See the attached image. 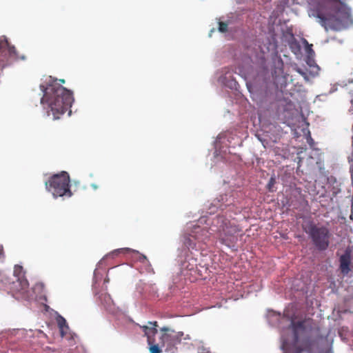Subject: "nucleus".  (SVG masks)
I'll use <instances>...</instances> for the list:
<instances>
[{
    "label": "nucleus",
    "instance_id": "obj_18",
    "mask_svg": "<svg viewBox=\"0 0 353 353\" xmlns=\"http://www.w3.org/2000/svg\"><path fill=\"white\" fill-rule=\"evenodd\" d=\"M275 183V179L273 177H271L270 181H269V183L268 184V190L270 191H272V187L274 185V184Z\"/></svg>",
    "mask_w": 353,
    "mask_h": 353
},
{
    "label": "nucleus",
    "instance_id": "obj_23",
    "mask_svg": "<svg viewBox=\"0 0 353 353\" xmlns=\"http://www.w3.org/2000/svg\"><path fill=\"white\" fill-rule=\"evenodd\" d=\"M298 72H299L300 74H303V72H302L301 71V70H300V69H299V70H298Z\"/></svg>",
    "mask_w": 353,
    "mask_h": 353
},
{
    "label": "nucleus",
    "instance_id": "obj_7",
    "mask_svg": "<svg viewBox=\"0 0 353 353\" xmlns=\"http://www.w3.org/2000/svg\"><path fill=\"white\" fill-rule=\"evenodd\" d=\"M8 57L14 59H19L14 46H11L7 39H0V68H3L8 61Z\"/></svg>",
    "mask_w": 353,
    "mask_h": 353
},
{
    "label": "nucleus",
    "instance_id": "obj_8",
    "mask_svg": "<svg viewBox=\"0 0 353 353\" xmlns=\"http://www.w3.org/2000/svg\"><path fill=\"white\" fill-rule=\"evenodd\" d=\"M99 299L101 304L110 313H115L117 311V307L109 294L106 292L101 293L99 296Z\"/></svg>",
    "mask_w": 353,
    "mask_h": 353
},
{
    "label": "nucleus",
    "instance_id": "obj_5",
    "mask_svg": "<svg viewBox=\"0 0 353 353\" xmlns=\"http://www.w3.org/2000/svg\"><path fill=\"white\" fill-rule=\"evenodd\" d=\"M239 232L236 225L229 221H223V225L219 232V239L222 244L230 246L236 241V234Z\"/></svg>",
    "mask_w": 353,
    "mask_h": 353
},
{
    "label": "nucleus",
    "instance_id": "obj_14",
    "mask_svg": "<svg viewBox=\"0 0 353 353\" xmlns=\"http://www.w3.org/2000/svg\"><path fill=\"white\" fill-rule=\"evenodd\" d=\"M57 323H58V326L60 329L61 336H63L65 334V333H64L65 330L68 329V326L67 325L66 321L63 316H59L57 318Z\"/></svg>",
    "mask_w": 353,
    "mask_h": 353
},
{
    "label": "nucleus",
    "instance_id": "obj_3",
    "mask_svg": "<svg viewBox=\"0 0 353 353\" xmlns=\"http://www.w3.org/2000/svg\"><path fill=\"white\" fill-rule=\"evenodd\" d=\"M311 238L315 247L319 250H325L330 245L331 234L327 228L317 226L310 223L307 228L305 229Z\"/></svg>",
    "mask_w": 353,
    "mask_h": 353
},
{
    "label": "nucleus",
    "instance_id": "obj_15",
    "mask_svg": "<svg viewBox=\"0 0 353 353\" xmlns=\"http://www.w3.org/2000/svg\"><path fill=\"white\" fill-rule=\"evenodd\" d=\"M184 245L188 248H194L195 247V243L189 236H185L184 239Z\"/></svg>",
    "mask_w": 353,
    "mask_h": 353
},
{
    "label": "nucleus",
    "instance_id": "obj_1",
    "mask_svg": "<svg viewBox=\"0 0 353 353\" xmlns=\"http://www.w3.org/2000/svg\"><path fill=\"white\" fill-rule=\"evenodd\" d=\"M43 92L41 103L48 104L54 119H58L71 106L74 101L72 92L62 86L58 79L48 77L44 83L40 85Z\"/></svg>",
    "mask_w": 353,
    "mask_h": 353
},
{
    "label": "nucleus",
    "instance_id": "obj_21",
    "mask_svg": "<svg viewBox=\"0 0 353 353\" xmlns=\"http://www.w3.org/2000/svg\"><path fill=\"white\" fill-rule=\"evenodd\" d=\"M141 258H142L143 260H146V256L144 255H141Z\"/></svg>",
    "mask_w": 353,
    "mask_h": 353
},
{
    "label": "nucleus",
    "instance_id": "obj_17",
    "mask_svg": "<svg viewBox=\"0 0 353 353\" xmlns=\"http://www.w3.org/2000/svg\"><path fill=\"white\" fill-rule=\"evenodd\" d=\"M305 41L306 43H307L306 40H305ZM305 50H306V52L308 53L309 55H313L314 54V52L312 50V44L307 43V46H306Z\"/></svg>",
    "mask_w": 353,
    "mask_h": 353
},
{
    "label": "nucleus",
    "instance_id": "obj_9",
    "mask_svg": "<svg viewBox=\"0 0 353 353\" xmlns=\"http://www.w3.org/2000/svg\"><path fill=\"white\" fill-rule=\"evenodd\" d=\"M157 321H148L147 325L140 326L144 333V336L147 337L148 342L154 339V336L157 334Z\"/></svg>",
    "mask_w": 353,
    "mask_h": 353
},
{
    "label": "nucleus",
    "instance_id": "obj_11",
    "mask_svg": "<svg viewBox=\"0 0 353 353\" xmlns=\"http://www.w3.org/2000/svg\"><path fill=\"white\" fill-rule=\"evenodd\" d=\"M149 345V351L150 353H161L163 347V343L159 339V342H157L155 339L148 342Z\"/></svg>",
    "mask_w": 353,
    "mask_h": 353
},
{
    "label": "nucleus",
    "instance_id": "obj_2",
    "mask_svg": "<svg viewBox=\"0 0 353 353\" xmlns=\"http://www.w3.org/2000/svg\"><path fill=\"white\" fill-rule=\"evenodd\" d=\"M70 179L65 171L53 174L45 183L46 188L54 198L59 196L70 197L72 193L70 188Z\"/></svg>",
    "mask_w": 353,
    "mask_h": 353
},
{
    "label": "nucleus",
    "instance_id": "obj_10",
    "mask_svg": "<svg viewBox=\"0 0 353 353\" xmlns=\"http://www.w3.org/2000/svg\"><path fill=\"white\" fill-rule=\"evenodd\" d=\"M350 254L346 252L340 257V269L343 274H347L350 271Z\"/></svg>",
    "mask_w": 353,
    "mask_h": 353
},
{
    "label": "nucleus",
    "instance_id": "obj_19",
    "mask_svg": "<svg viewBox=\"0 0 353 353\" xmlns=\"http://www.w3.org/2000/svg\"><path fill=\"white\" fill-rule=\"evenodd\" d=\"M131 251V249L130 248H122V249H119V250H114V252L113 253H119V252H129Z\"/></svg>",
    "mask_w": 353,
    "mask_h": 353
},
{
    "label": "nucleus",
    "instance_id": "obj_13",
    "mask_svg": "<svg viewBox=\"0 0 353 353\" xmlns=\"http://www.w3.org/2000/svg\"><path fill=\"white\" fill-rule=\"evenodd\" d=\"M195 232L197 234V233H199L201 232V235L200 236L199 234H196L195 235V239H198L199 241H205V239L207 237H208V230L206 229V228H201L199 226H197L196 228H195Z\"/></svg>",
    "mask_w": 353,
    "mask_h": 353
},
{
    "label": "nucleus",
    "instance_id": "obj_16",
    "mask_svg": "<svg viewBox=\"0 0 353 353\" xmlns=\"http://www.w3.org/2000/svg\"><path fill=\"white\" fill-rule=\"evenodd\" d=\"M219 30L221 32H225L228 30V23L225 22H219Z\"/></svg>",
    "mask_w": 353,
    "mask_h": 353
},
{
    "label": "nucleus",
    "instance_id": "obj_6",
    "mask_svg": "<svg viewBox=\"0 0 353 353\" xmlns=\"http://www.w3.org/2000/svg\"><path fill=\"white\" fill-rule=\"evenodd\" d=\"M14 275L17 280L13 281L12 289L16 293H19L24 296L28 292L29 283L25 277V272L23 267L16 265L14 268Z\"/></svg>",
    "mask_w": 353,
    "mask_h": 353
},
{
    "label": "nucleus",
    "instance_id": "obj_24",
    "mask_svg": "<svg viewBox=\"0 0 353 353\" xmlns=\"http://www.w3.org/2000/svg\"><path fill=\"white\" fill-rule=\"evenodd\" d=\"M199 353H208V352H205V351L203 350V352H199Z\"/></svg>",
    "mask_w": 353,
    "mask_h": 353
},
{
    "label": "nucleus",
    "instance_id": "obj_4",
    "mask_svg": "<svg viewBox=\"0 0 353 353\" xmlns=\"http://www.w3.org/2000/svg\"><path fill=\"white\" fill-rule=\"evenodd\" d=\"M161 335L160 340L163 343L165 351L169 353H174L176 350V345L181 343L184 334L182 332H175L168 327L161 328Z\"/></svg>",
    "mask_w": 353,
    "mask_h": 353
},
{
    "label": "nucleus",
    "instance_id": "obj_20",
    "mask_svg": "<svg viewBox=\"0 0 353 353\" xmlns=\"http://www.w3.org/2000/svg\"><path fill=\"white\" fill-rule=\"evenodd\" d=\"M4 257H5V254H4L3 247L1 244H0V258H4Z\"/></svg>",
    "mask_w": 353,
    "mask_h": 353
},
{
    "label": "nucleus",
    "instance_id": "obj_22",
    "mask_svg": "<svg viewBox=\"0 0 353 353\" xmlns=\"http://www.w3.org/2000/svg\"><path fill=\"white\" fill-rule=\"evenodd\" d=\"M61 83H65V80L64 79H59V80Z\"/></svg>",
    "mask_w": 353,
    "mask_h": 353
},
{
    "label": "nucleus",
    "instance_id": "obj_12",
    "mask_svg": "<svg viewBox=\"0 0 353 353\" xmlns=\"http://www.w3.org/2000/svg\"><path fill=\"white\" fill-rule=\"evenodd\" d=\"M305 320L299 321L296 322L292 321L291 326L292 327V329L294 331L295 340H297L298 337H299L297 332L299 330H304L305 329Z\"/></svg>",
    "mask_w": 353,
    "mask_h": 353
}]
</instances>
